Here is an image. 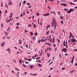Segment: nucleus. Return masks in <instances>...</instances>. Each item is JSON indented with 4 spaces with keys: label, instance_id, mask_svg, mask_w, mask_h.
Wrapping results in <instances>:
<instances>
[{
    "label": "nucleus",
    "instance_id": "e2e57ef3",
    "mask_svg": "<svg viewBox=\"0 0 77 77\" xmlns=\"http://www.w3.org/2000/svg\"><path fill=\"white\" fill-rule=\"evenodd\" d=\"M48 1H50L51 2H53V1H54V0H48Z\"/></svg>",
    "mask_w": 77,
    "mask_h": 77
},
{
    "label": "nucleus",
    "instance_id": "5fc2aeb1",
    "mask_svg": "<svg viewBox=\"0 0 77 77\" xmlns=\"http://www.w3.org/2000/svg\"><path fill=\"white\" fill-rule=\"evenodd\" d=\"M63 45L64 47H65V43H63Z\"/></svg>",
    "mask_w": 77,
    "mask_h": 77
},
{
    "label": "nucleus",
    "instance_id": "4c0bfd02",
    "mask_svg": "<svg viewBox=\"0 0 77 77\" xmlns=\"http://www.w3.org/2000/svg\"><path fill=\"white\" fill-rule=\"evenodd\" d=\"M38 24L39 25V19H38Z\"/></svg>",
    "mask_w": 77,
    "mask_h": 77
},
{
    "label": "nucleus",
    "instance_id": "bb28decb",
    "mask_svg": "<svg viewBox=\"0 0 77 77\" xmlns=\"http://www.w3.org/2000/svg\"><path fill=\"white\" fill-rule=\"evenodd\" d=\"M73 51H77V49H73Z\"/></svg>",
    "mask_w": 77,
    "mask_h": 77
},
{
    "label": "nucleus",
    "instance_id": "72a5a7b5",
    "mask_svg": "<svg viewBox=\"0 0 77 77\" xmlns=\"http://www.w3.org/2000/svg\"><path fill=\"white\" fill-rule=\"evenodd\" d=\"M40 41H41V42H44V40L42 39L41 40H40Z\"/></svg>",
    "mask_w": 77,
    "mask_h": 77
},
{
    "label": "nucleus",
    "instance_id": "5701e85b",
    "mask_svg": "<svg viewBox=\"0 0 77 77\" xmlns=\"http://www.w3.org/2000/svg\"><path fill=\"white\" fill-rule=\"evenodd\" d=\"M63 10H64V11H67V10H68V9L67 8H64L63 9Z\"/></svg>",
    "mask_w": 77,
    "mask_h": 77
},
{
    "label": "nucleus",
    "instance_id": "e433bc0d",
    "mask_svg": "<svg viewBox=\"0 0 77 77\" xmlns=\"http://www.w3.org/2000/svg\"><path fill=\"white\" fill-rule=\"evenodd\" d=\"M23 4H26V1H23Z\"/></svg>",
    "mask_w": 77,
    "mask_h": 77
},
{
    "label": "nucleus",
    "instance_id": "a211bd4d",
    "mask_svg": "<svg viewBox=\"0 0 77 77\" xmlns=\"http://www.w3.org/2000/svg\"><path fill=\"white\" fill-rule=\"evenodd\" d=\"M30 33L31 36H33V33L32 32H30Z\"/></svg>",
    "mask_w": 77,
    "mask_h": 77
},
{
    "label": "nucleus",
    "instance_id": "dca6fc26",
    "mask_svg": "<svg viewBox=\"0 0 77 77\" xmlns=\"http://www.w3.org/2000/svg\"><path fill=\"white\" fill-rule=\"evenodd\" d=\"M38 66L39 67H40V68H41V64H38Z\"/></svg>",
    "mask_w": 77,
    "mask_h": 77
},
{
    "label": "nucleus",
    "instance_id": "13d9d810",
    "mask_svg": "<svg viewBox=\"0 0 77 77\" xmlns=\"http://www.w3.org/2000/svg\"><path fill=\"white\" fill-rule=\"evenodd\" d=\"M68 42H71L70 40L69 39L68 40Z\"/></svg>",
    "mask_w": 77,
    "mask_h": 77
},
{
    "label": "nucleus",
    "instance_id": "338daca9",
    "mask_svg": "<svg viewBox=\"0 0 77 77\" xmlns=\"http://www.w3.org/2000/svg\"><path fill=\"white\" fill-rule=\"evenodd\" d=\"M47 28H49L50 27V25H48V26H47Z\"/></svg>",
    "mask_w": 77,
    "mask_h": 77
},
{
    "label": "nucleus",
    "instance_id": "412c9836",
    "mask_svg": "<svg viewBox=\"0 0 77 77\" xmlns=\"http://www.w3.org/2000/svg\"><path fill=\"white\" fill-rule=\"evenodd\" d=\"M66 48H68V44H66Z\"/></svg>",
    "mask_w": 77,
    "mask_h": 77
},
{
    "label": "nucleus",
    "instance_id": "2eb2a0df",
    "mask_svg": "<svg viewBox=\"0 0 77 77\" xmlns=\"http://www.w3.org/2000/svg\"><path fill=\"white\" fill-rule=\"evenodd\" d=\"M47 55L48 57V58H49V57H50V54H48V53H47Z\"/></svg>",
    "mask_w": 77,
    "mask_h": 77
},
{
    "label": "nucleus",
    "instance_id": "1a4fd4ad",
    "mask_svg": "<svg viewBox=\"0 0 77 77\" xmlns=\"http://www.w3.org/2000/svg\"><path fill=\"white\" fill-rule=\"evenodd\" d=\"M49 15H50V14L49 13H48L47 14H44L43 16H48Z\"/></svg>",
    "mask_w": 77,
    "mask_h": 77
},
{
    "label": "nucleus",
    "instance_id": "864d4df0",
    "mask_svg": "<svg viewBox=\"0 0 77 77\" xmlns=\"http://www.w3.org/2000/svg\"><path fill=\"white\" fill-rule=\"evenodd\" d=\"M2 5H1V7H2V6H3V2H2Z\"/></svg>",
    "mask_w": 77,
    "mask_h": 77
},
{
    "label": "nucleus",
    "instance_id": "0eeeda50",
    "mask_svg": "<svg viewBox=\"0 0 77 77\" xmlns=\"http://www.w3.org/2000/svg\"><path fill=\"white\" fill-rule=\"evenodd\" d=\"M30 68H31V69H33V68H34V66L33 65H30Z\"/></svg>",
    "mask_w": 77,
    "mask_h": 77
},
{
    "label": "nucleus",
    "instance_id": "37998d69",
    "mask_svg": "<svg viewBox=\"0 0 77 77\" xmlns=\"http://www.w3.org/2000/svg\"><path fill=\"white\" fill-rule=\"evenodd\" d=\"M65 69V67H63L62 69V70H63L64 69Z\"/></svg>",
    "mask_w": 77,
    "mask_h": 77
},
{
    "label": "nucleus",
    "instance_id": "09e8293b",
    "mask_svg": "<svg viewBox=\"0 0 77 77\" xmlns=\"http://www.w3.org/2000/svg\"><path fill=\"white\" fill-rule=\"evenodd\" d=\"M18 28H19V26H17L16 27V29H18Z\"/></svg>",
    "mask_w": 77,
    "mask_h": 77
},
{
    "label": "nucleus",
    "instance_id": "58836bf2",
    "mask_svg": "<svg viewBox=\"0 0 77 77\" xmlns=\"http://www.w3.org/2000/svg\"><path fill=\"white\" fill-rule=\"evenodd\" d=\"M52 12H53V14H54V15H56V14L54 12V11H53Z\"/></svg>",
    "mask_w": 77,
    "mask_h": 77
},
{
    "label": "nucleus",
    "instance_id": "473e14b6",
    "mask_svg": "<svg viewBox=\"0 0 77 77\" xmlns=\"http://www.w3.org/2000/svg\"><path fill=\"white\" fill-rule=\"evenodd\" d=\"M74 70H71V73H72V72H74Z\"/></svg>",
    "mask_w": 77,
    "mask_h": 77
},
{
    "label": "nucleus",
    "instance_id": "69168bd1",
    "mask_svg": "<svg viewBox=\"0 0 77 77\" xmlns=\"http://www.w3.org/2000/svg\"><path fill=\"white\" fill-rule=\"evenodd\" d=\"M20 17H23V14H22L21 15H20Z\"/></svg>",
    "mask_w": 77,
    "mask_h": 77
},
{
    "label": "nucleus",
    "instance_id": "f3484780",
    "mask_svg": "<svg viewBox=\"0 0 77 77\" xmlns=\"http://www.w3.org/2000/svg\"><path fill=\"white\" fill-rule=\"evenodd\" d=\"M60 19H61V20H62L63 19V16H60Z\"/></svg>",
    "mask_w": 77,
    "mask_h": 77
},
{
    "label": "nucleus",
    "instance_id": "3c124183",
    "mask_svg": "<svg viewBox=\"0 0 77 77\" xmlns=\"http://www.w3.org/2000/svg\"><path fill=\"white\" fill-rule=\"evenodd\" d=\"M64 6H66V4H64Z\"/></svg>",
    "mask_w": 77,
    "mask_h": 77
},
{
    "label": "nucleus",
    "instance_id": "f257e3e1",
    "mask_svg": "<svg viewBox=\"0 0 77 77\" xmlns=\"http://www.w3.org/2000/svg\"><path fill=\"white\" fill-rule=\"evenodd\" d=\"M51 24L52 27H54L55 30H56V28L57 26V23H56V20L55 18L53 17L52 23H51Z\"/></svg>",
    "mask_w": 77,
    "mask_h": 77
},
{
    "label": "nucleus",
    "instance_id": "bf43d9fd",
    "mask_svg": "<svg viewBox=\"0 0 77 77\" xmlns=\"http://www.w3.org/2000/svg\"><path fill=\"white\" fill-rule=\"evenodd\" d=\"M37 75V73L33 74V75L34 76V75Z\"/></svg>",
    "mask_w": 77,
    "mask_h": 77
},
{
    "label": "nucleus",
    "instance_id": "7c9ffc66",
    "mask_svg": "<svg viewBox=\"0 0 77 77\" xmlns=\"http://www.w3.org/2000/svg\"><path fill=\"white\" fill-rule=\"evenodd\" d=\"M51 33H54V32L53 31V30H51Z\"/></svg>",
    "mask_w": 77,
    "mask_h": 77
},
{
    "label": "nucleus",
    "instance_id": "b1692460",
    "mask_svg": "<svg viewBox=\"0 0 77 77\" xmlns=\"http://www.w3.org/2000/svg\"><path fill=\"white\" fill-rule=\"evenodd\" d=\"M69 4H70V5H73V3L72 2H70Z\"/></svg>",
    "mask_w": 77,
    "mask_h": 77
},
{
    "label": "nucleus",
    "instance_id": "f03ea898",
    "mask_svg": "<svg viewBox=\"0 0 77 77\" xmlns=\"http://www.w3.org/2000/svg\"><path fill=\"white\" fill-rule=\"evenodd\" d=\"M62 51L63 52H64V53H66L67 49L66 48H64L62 49Z\"/></svg>",
    "mask_w": 77,
    "mask_h": 77
},
{
    "label": "nucleus",
    "instance_id": "8fccbe9b",
    "mask_svg": "<svg viewBox=\"0 0 77 77\" xmlns=\"http://www.w3.org/2000/svg\"><path fill=\"white\" fill-rule=\"evenodd\" d=\"M32 58L33 59H35V57L34 56H32Z\"/></svg>",
    "mask_w": 77,
    "mask_h": 77
},
{
    "label": "nucleus",
    "instance_id": "ea45409f",
    "mask_svg": "<svg viewBox=\"0 0 77 77\" xmlns=\"http://www.w3.org/2000/svg\"><path fill=\"white\" fill-rule=\"evenodd\" d=\"M34 28H36V25H33Z\"/></svg>",
    "mask_w": 77,
    "mask_h": 77
},
{
    "label": "nucleus",
    "instance_id": "9d476101",
    "mask_svg": "<svg viewBox=\"0 0 77 77\" xmlns=\"http://www.w3.org/2000/svg\"><path fill=\"white\" fill-rule=\"evenodd\" d=\"M4 32L5 35V36H8V33H7L6 32H5V31H4Z\"/></svg>",
    "mask_w": 77,
    "mask_h": 77
},
{
    "label": "nucleus",
    "instance_id": "f8f14e48",
    "mask_svg": "<svg viewBox=\"0 0 77 77\" xmlns=\"http://www.w3.org/2000/svg\"><path fill=\"white\" fill-rule=\"evenodd\" d=\"M70 10H71V12H73V11H74V10H75L73 8V9H72V8H70Z\"/></svg>",
    "mask_w": 77,
    "mask_h": 77
},
{
    "label": "nucleus",
    "instance_id": "6e6d98bb",
    "mask_svg": "<svg viewBox=\"0 0 77 77\" xmlns=\"http://www.w3.org/2000/svg\"><path fill=\"white\" fill-rule=\"evenodd\" d=\"M53 46L54 47H56V44H54L53 45Z\"/></svg>",
    "mask_w": 77,
    "mask_h": 77
},
{
    "label": "nucleus",
    "instance_id": "a878e982",
    "mask_svg": "<svg viewBox=\"0 0 77 77\" xmlns=\"http://www.w3.org/2000/svg\"><path fill=\"white\" fill-rule=\"evenodd\" d=\"M28 61L30 62V61H32V60H31V59H30L29 58V59L28 60Z\"/></svg>",
    "mask_w": 77,
    "mask_h": 77
},
{
    "label": "nucleus",
    "instance_id": "603ef678",
    "mask_svg": "<svg viewBox=\"0 0 77 77\" xmlns=\"http://www.w3.org/2000/svg\"><path fill=\"white\" fill-rule=\"evenodd\" d=\"M64 4L62 3V4H60V5H61V6H62V5H63V6H64Z\"/></svg>",
    "mask_w": 77,
    "mask_h": 77
},
{
    "label": "nucleus",
    "instance_id": "de8ad7c7",
    "mask_svg": "<svg viewBox=\"0 0 77 77\" xmlns=\"http://www.w3.org/2000/svg\"><path fill=\"white\" fill-rule=\"evenodd\" d=\"M37 16H39V14L38 13H37Z\"/></svg>",
    "mask_w": 77,
    "mask_h": 77
},
{
    "label": "nucleus",
    "instance_id": "423d86ee",
    "mask_svg": "<svg viewBox=\"0 0 77 77\" xmlns=\"http://www.w3.org/2000/svg\"><path fill=\"white\" fill-rule=\"evenodd\" d=\"M12 4H13V3H12V2L11 1H9V3L8 5H12Z\"/></svg>",
    "mask_w": 77,
    "mask_h": 77
},
{
    "label": "nucleus",
    "instance_id": "a18cd8bd",
    "mask_svg": "<svg viewBox=\"0 0 77 77\" xmlns=\"http://www.w3.org/2000/svg\"><path fill=\"white\" fill-rule=\"evenodd\" d=\"M7 12H8V10H5V14H6L7 13Z\"/></svg>",
    "mask_w": 77,
    "mask_h": 77
},
{
    "label": "nucleus",
    "instance_id": "49530a36",
    "mask_svg": "<svg viewBox=\"0 0 77 77\" xmlns=\"http://www.w3.org/2000/svg\"><path fill=\"white\" fill-rule=\"evenodd\" d=\"M17 26H19V25H20V23H17Z\"/></svg>",
    "mask_w": 77,
    "mask_h": 77
},
{
    "label": "nucleus",
    "instance_id": "4be33fe9",
    "mask_svg": "<svg viewBox=\"0 0 77 77\" xmlns=\"http://www.w3.org/2000/svg\"><path fill=\"white\" fill-rule=\"evenodd\" d=\"M58 14L59 15H60V11H59L58 12Z\"/></svg>",
    "mask_w": 77,
    "mask_h": 77
},
{
    "label": "nucleus",
    "instance_id": "393cba45",
    "mask_svg": "<svg viewBox=\"0 0 77 77\" xmlns=\"http://www.w3.org/2000/svg\"><path fill=\"white\" fill-rule=\"evenodd\" d=\"M46 35H48V34H49V31H47L46 32Z\"/></svg>",
    "mask_w": 77,
    "mask_h": 77
},
{
    "label": "nucleus",
    "instance_id": "a19ab883",
    "mask_svg": "<svg viewBox=\"0 0 77 77\" xmlns=\"http://www.w3.org/2000/svg\"><path fill=\"white\" fill-rule=\"evenodd\" d=\"M15 69H16V70H17V71H19V70L18 69H17V68H15Z\"/></svg>",
    "mask_w": 77,
    "mask_h": 77
},
{
    "label": "nucleus",
    "instance_id": "cd10ccee",
    "mask_svg": "<svg viewBox=\"0 0 77 77\" xmlns=\"http://www.w3.org/2000/svg\"><path fill=\"white\" fill-rule=\"evenodd\" d=\"M40 59V57H38L37 58H36V60H38V59Z\"/></svg>",
    "mask_w": 77,
    "mask_h": 77
},
{
    "label": "nucleus",
    "instance_id": "79ce46f5",
    "mask_svg": "<svg viewBox=\"0 0 77 77\" xmlns=\"http://www.w3.org/2000/svg\"><path fill=\"white\" fill-rule=\"evenodd\" d=\"M25 63L26 64H28V63H29L28 62H26V61H25Z\"/></svg>",
    "mask_w": 77,
    "mask_h": 77
},
{
    "label": "nucleus",
    "instance_id": "4468645a",
    "mask_svg": "<svg viewBox=\"0 0 77 77\" xmlns=\"http://www.w3.org/2000/svg\"><path fill=\"white\" fill-rule=\"evenodd\" d=\"M12 15H13V13H10V15L9 16V17L11 18V17L12 16Z\"/></svg>",
    "mask_w": 77,
    "mask_h": 77
},
{
    "label": "nucleus",
    "instance_id": "aec40b11",
    "mask_svg": "<svg viewBox=\"0 0 77 77\" xmlns=\"http://www.w3.org/2000/svg\"><path fill=\"white\" fill-rule=\"evenodd\" d=\"M13 62H14V63H15L16 64L17 63H16V60H13Z\"/></svg>",
    "mask_w": 77,
    "mask_h": 77
},
{
    "label": "nucleus",
    "instance_id": "4d7b16f0",
    "mask_svg": "<svg viewBox=\"0 0 77 77\" xmlns=\"http://www.w3.org/2000/svg\"><path fill=\"white\" fill-rule=\"evenodd\" d=\"M40 41H41V40H39L38 41V43L39 44H40Z\"/></svg>",
    "mask_w": 77,
    "mask_h": 77
},
{
    "label": "nucleus",
    "instance_id": "ddd939ff",
    "mask_svg": "<svg viewBox=\"0 0 77 77\" xmlns=\"http://www.w3.org/2000/svg\"><path fill=\"white\" fill-rule=\"evenodd\" d=\"M10 30V27H9L7 29V31L8 32V33H9V30Z\"/></svg>",
    "mask_w": 77,
    "mask_h": 77
},
{
    "label": "nucleus",
    "instance_id": "6ab92c4d",
    "mask_svg": "<svg viewBox=\"0 0 77 77\" xmlns=\"http://www.w3.org/2000/svg\"><path fill=\"white\" fill-rule=\"evenodd\" d=\"M19 63H22V62H22V61L21 60H19Z\"/></svg>",
    "mask_w": 77,
    "mask_h": 77
},
{
    "label": "nucleus",
    "instance_id": "6e6552de",
    "mask_svg": "<svg viewBox=\"0 0 77 77\" xmlns=\"http://www.w3.org/2000/svg\"><path fill=\"white\" fill-rule=\"evenodd\" d=\"M6 51H8L9 53H11V49H10V48H8L6 50Z\"/></svg>",
    "mask_w": 77,
    "mask_h": 77
},
{
    "label": "nucleus",
    "instance_id": "680f3d73",
    "mask_svg": "<svg viewBox=\"0 0 77 77\" xmlns=\"http://www.w3.org/2000/svg\"><path fill=\"white\" fill-rule=\"evenodd\" d=\"M60 3V1H57V3H58H58Z\"/></svg>",
    "mask_w": 77,
    "mask_h": 77
},
{
    "label": "nucleus",
    "instance_id": "0e129e2a",
    "mask_svg": "<svg viewBox=\"0 0 77 77\" xmlns=\"http://www.w3.org/2000/svg\"><path fill=\"white\" fill-rule=\"evenodd\" d=\"M38 55L37 54H36L34 55V57H36Z\"/></svg>",
    "mask_w": 77,
    "mask_h": 77
},
{
    "label": "nucleus",
    "instance_id": "c03bdc74",
    "mask_svg": "<svg viewBox=\"0 0 77 77\" xmlns=\"http://www.w3.org/2000/svg\"><path fill=\"white\" fill-rule=\"evenodd\" d=\"M10 38H11V36H10L9 37H7V39H10Z\"/></svg>",
    "mask_w": 77,
    "mask_h": 77
},
{
    "label": "nucleus",
    "instance_id": "7ed1b4c3",
    "mask_svg": "<svg viewBox=\"0 0 77 77\" xmlns=\"http://www.w3.org/2000/svg\"><path fill=\"white\" fill-rule=\"evenodd\" d=\"M7 20L6 21H7V23H8L10 22V21H12V19H13V18H12V17H10V19L8 20V21H7Z\"/></svg>",
    "mask_w": 77,
    "mask_h": 77
},
{
    "label": "nucleus",
    "instance_id": "20e7f679",
    "mask_svg": "<svg viewBox=\"0 0 77 77\" xmlns=\"http://www.w3.org/2000/svg\"><path fill=\"white\" fill-rule=\"evenodd\" d=\"M72 42H77V40L74 38H71Z\"/></svg>",
    "mask_w": 77,
    "mask_h": 77
},
{
    "label": "nucleus",
    "instance_id": "774afa93",
    "mask_svg": "<svg viewBox=\"0 0 77 77\" xmlns=\"http://www.w3.org/2000/svg\"><path fill=\"white\" fill-rule=\"evenodd\" d=\"M28 27H31V24H29L28 25Z\"/></svg>",
    "mask_w": 77,
    "mask_h": 77
},
{
    "label": "nucleus",
    "instance_id": "39448f33",
    "mask_svg": "<svg viewBox=\"0 0 77 77\" xmlns=\"http://www.w3.org/2000/svg\"><path fill=\"white\" fill-rule=\"evenodd\" d=\"M5 42H3L2 43H1V47H3V46L5 45Z\"/></svg>",
    "mask_w": 77,
    "mask_h": 77
},
{
    "label": "nucleus",
    "instance_id": "9b49d317",
    "mask_svg": "<svg viewBox=\"0 0 77 77\" xmlns=\"http://www.w3.org/2000/svg\"><path fill=\"white\" fill-rule=\"evenodd\" d=\"M71 10H70L68 11L67 13H68V14H69V13H71Z\"/></svg>",
    "mask_w": 77,
    "mask_h": 77
},
{
    "label": "nucleus",
    "instance_id": "c85d7f7f",
    "mask_svg": "<svg viewBox=\"0 0 77 77\" xmlns=\"http://www.w3.org/2000/svg\"><path fill=\"white\" fill-rule=\"evenodd\" d=\"M1 26L2 28H3V24L2 23L1 24Z\"/></svg>",
    "mask_w": 77,
    "mask_h": 77
},
{
    "label": "nucleus",
    "instance_id": "2f4dec72",
    "mask_svg": "<svg viewBox=\"0 0 77 77\" xmlns=\"http://www.w3.org/2000/svg\"><path fill=\"white\" fill-rule=\"evenodd\" d=\"M71 36H72V37L74 38H75V37H74V35H72Z\"/></svg>",
    "mask_w": 77,
    "mask_h": 77
},
{
    "label": "nucleus",
    "instance_id": "052dcab7",
    "mask_svg": "<svg viewBox=\"0 0 77 77\" xmlns=\"http://www.w3.org/2000/svg\"><path fill=\"white\" fill-rule=\"evenodd\" d=\"M61 23L62 24H63V21H62V20L61 21Z\"/></svg>",
    "mask_w": 77,
    "mask_h": 77
},
{
    "label": "nucleus",
    "instance_id": "f704fd0d",
    "mask_svg": "<svg viewBox=\"0 0 77 77\" xmlns=\"http://www.w3.org/2000/svg\"><path fill=\"white\" fill-rule=\"evenodd\" d=\"M46 39H47V38H45L43 40V42H45V41H46Z\"/></svg>",
    "mask_w": 77,
    "mask_h": 77
},
{
    "label": "nucleus",
    "instance_id": "c9c22d12",
    "mask_svg": "<svg viewBox=\"0 0 77 77\" xmlns=\"http://www.w3.org/2000/svg\"><path fill=\"white\" fill-rule=\"evenodd\" d=\"M34 34L35 35H36H36H37L38 34L37 33V32H36Z\"/></svg>",
    "mask_w": 77,
    "mask_h": 77
},
{
    "label": "nucleus",
    "instance_id": "c756f323",
    "mask_svg": "<svg viewBox=\"0 0 77 77\" xmlns=\"http://www.w3.org/2000/svg\"><path fill=\"white\" fill-rule=\"evenodd\" d=\"M5 6L6 8H7V9L8 8V5H5Z\"/></svg>",
    "mask_w": 77,
    "mask_h": 77
}]
</instances>
